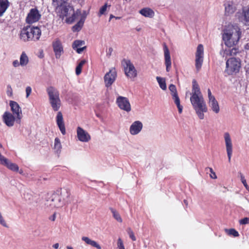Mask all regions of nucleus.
<instances>
[{
	"label": "nucleus",
	"instance_id": "obj_20",
	"mask_svg": "<svg viewBox=\"0 0 249 249\" xmlns=\"http://www.w3.org/2000/svg\"><path fill=\"white\" fill-rule=\"evenodd\" d=\"M53 47L55 53V57L59 58L63 53V49L61 41L57 39L53 43Z\"/></svg>",
	"mask_w": 249,
	"mask_h": 249
},
{
	"label": "nucleus",
	"instance_id": "obj_45",
	"mask_svg": "<svg viewBox=\"0 0 249 249\" xmlns=\"http://www.w3.org/2000/svg\"><path fill=\"white\" fill-rule=\"evenodd\" d=\"M117 246L119 249H125L123 242L121 238H119L118 240Z\"/></svg>",
	"mask_w": 249,
	"mask_h": 249
},
{
	"label": "nucleus",
	"instance_id": "obj_16",
	"mask_svg": "<svg viewBox=\"0 0 249 249\" xmlns=\"http://www.w3.org/2000/svg\"><path fill=\"white\" fill-rule=\"evenodd\" d=\"M40 16V14L36 9H31L26 18V21L29 23H34L39 19Z\"/></svg>",
	"mask_w": 249,
	"mask_h": 249
},
{
	"label": "nucleus",
	"instance_id": "obj_31",
	"mask_svg": "<svg viewBox=\"0 0 249 249\" xmlns=\"http://www.w3.org/2000/svg\"><path fill=\"white\" fill-rule=\"evenodd\" d=\"M86 16L87 14L86 12H84V15L82 17L80 20L74 26L72 27L73 31H79L81 30L82 27L83 25Z\"/></svg>",
	"mask_w": 249,
	"mask_h": 249
},
{
	"label": "nucleus",
	"instance_id": "obj_42",
	"mask_svg": "<svg viewBox=\"0 0 249 249\" xmlns=\"http://www.w3.org/2000/svg\"><path fill=\"white\" fill-rule=\"evenodd\" d=\"M228 234L231 235H233L234 237H237L239 236L238 232L233 229L229 230Z\"/></svg>",
	"mask_w": 249,
	"mask_h": 249
},
{
	"label": "nucleus",
	"instance_id": "obj_57",
	"mask_svg": "<svg viewBox=\"0 0 249 249\" xmlns=\"http://www.w3.org/2000/svg\"><path fill=\"white\" fill-rule=\"evenodd\" d=\"M184 203L186 205H188V202H187V201L186 200H184Z\"/></svg>",
	"mask_w": 249,
	"mask_h": 249
},
{
	"label": "nucleus",
	"instance_id": "obj_7",
	"mask_svg": "<svg viewBox=\"0 0 249 249\" xmlns=\"http://www.w3.org/2000/svg\"><path fill=\"white\" fill-rule=\"evenodd\" d=\"M125 75L129 78L134 79L137 76V71L130 60L124 59L122 61Z\"/></svg>",
	"mask_w": 249,
	"mask_h": 249
},
{
	"label": "nucleus",
	"instance_id": "obj_30",
	"mask_svg": "<svg viewBox=\"0 0 249 249\" xmlns=\"http://www.w3.org/2000/svg\"><path fill=\"white\" fill-rule=\"evenodd\" d=\"M82 240L88 245L95 247L97 249H101V247L99 244H98L96 241L90 239L88 237L83 236L82 237Z\"/></svg>",
	"mask_w": 249,
	"mask_h": 249
},
{
	"label": "nucleus",
	"instance_id": "obj_38",
	"mask_svg": "<svg viewBox=\"0 0 249 249\" xmlns=\"http://www.w3.org/2000/svg\"><path fill=\"white\" fill-rule=\"evenodd\" d=\"M8 161L9 160L2 155L0 153V164L5 166Z\"/></svg>",
	"mask_w": 249,
	"mask_h": 249
},
{
	"label": "nucleus",
	"instance_id": "obj_22",
	"mask_svg": "<svg viewBox=\"0 0 249 249\" xmlns=\"http://www.w3.org/2000/svg\"><path fill=\"white\" fill-rule=\"evenodd\" d=\"M56 121L57 125H58L61 133L63 135L66 134L65 126L64 122L63 115L60 111L57 112L56 117Z\"/></svg>",
	"mask_w": 249,
	"mask_h": 249
},
{
	"label": "nucleus",
	"instance_id": "obj_60",
	"mask_svg": "<svg viewBox=\"0 0 249 249\" xmlns=\"http://www.w3.org/2000/svg\"><path fill=\"white\" fill-rule=\"evenodd\" d=\"M137 30L138 31H139L140 30V28H139V29H137Z\"/></svg>",
	"mask_w": 249,
	"mask_h": 249
},
{
	"label": "nucleus",
	"instance_id": "obj_10",
	"mask_svg": "<svg viewBox=\"0 0 249 249\" xmlns=\"http://www.w3.org/2000/svg\"><path fill=\"white\" fill-rule=\"evenodd\" d=\"M224 138L225 143L226 149L228 158V160L229 162H230L233 152V145L231 139L230 134L228 132L224 133Z\"/></svg>",
	"mask_w": 249,
	"mask_h": 249
},
{
	"label": "nucleus",
	"instance_id": "obj_32",
	"mask_svg": "<svg viewBox=\"0 0 249 249\" xmlns=\"http://www.w3.org/2000/svg\"><path fill=\"white\" fill-rule=\"evenodd\" d=\"M19 62L21 67L26 66L29 62V58L24 52L20 56Z\"/></svg>",
	"mask_w": 249,
	"mask_h": 249
},
{
	"label": "nucleus",
	"instance_id": "obj_26",
	"mask_svg": "<svg viewBox=\"0 0 249 249\" xmlns=\"http://www.w3.org/2000/svg\"><path fill=\"white\" fill-rule=\"evenodd\" d=\"M208 104L209 107L215 113H218L219 112L220 108L219 104L215 98L209 100Z\"/></svg>",
	"mask_w": 249,
	"mask_h": 249
},
{
	"label": "nucleus",
	"instance_id": "obj_63",
	"mask_svg": "<svg viewBox=\"0 0 249 249\" xmlns=\"http://www.w3.org/2000/svg\"><path fill=\"white\" fill-rule=\"evenodd\" d=\"M2 147V145L0 143V147Z\"/></svg>",
	"mask_w": 249,
	"mask_h": 249
},
{
	"label": "nucleus",
	"instance_id": "obj_33",
	"mask_svg": "<svg viewBox=\"0 0 249 249\" xmlns=\"http://www.w3.org/2000/svg\"><path fill=\"white\" fill-rule=\"evenodd\" d=\"M53 149L57 154H60L62 149V145L60 139L58 138H55L54 142Z\"/></svg>",
	"mask_w": 249,
	"mask_h": 249
},
{
	"label": "nucleus",
	"instance_id": "obj_40",
	"mask_svg": "<svg viewBox=\"0 0 249 249\" xmlns=\"http://www.w3.org/2000/svg\"><path fill=\"white\" fill-rule=\"evenodd\" d=\"M206 170H209L211 172V174L210 175V178L213 179L217 178V176L216 175L215 173L213 171V169L211 167H207L205 169Z\"/></svg>",
	"mask_w": 249,
	"mask_h": 249
},
{
	"label": "nucleus",
	"instance_id": "obj_49",
	"mask_svg": "<svg viewBox=\"0 0 249 249\" xmlns=\"http://www.w3.org/2000/svg\"><path fill=\"white\" fill-rule=\"evenodd\" d=\"M13 66L15 67H18L20 66V62L18 61V60H14L12 63Z\"/></svg>",
	"mask_w": 249,
	"mask_h": 249
},
{
	"label": "nucleus",
	"instance_id": "obj_25",
	"mask_svg": "<svg viewBox=\"0 0 249 249\" xmlns=\"http://www.w3.org/2000/svg\"><path fill=\"white\" fill-rule=\"evenodd\" d=\"M139 13L144 17L152 18L155 16L154 11L149 7L142 8L139 11Z\"/></svg>",
	"mask_w": 249,
	"mask_h": 249
},
{
	"label": "nucleus",
	"instance_id": "obj_50",
	"mask_svg": "<svg viewBox=\"0 0 249 249\" xmlns=\"http://www.w3.org/2000/svg\"><path fill=\"white\" fill-rule=\"evenodd\" d=\"M208 95L209 100H210V99H213V98H215L214 97V96H213L212 94V92L211 91V90L209 89H208Z\"/></svg>",
	"mask_w": 249,
	"mask_h": 249
},
{
	"label": "nucleus",
	"instance_id": "obj_21",
	"mask_svg": "<svg viewBox=\"0 0 249 249\" xmlns=\"http://www.w3.org/2000/svg\"><path fill=\"white\" fill-rule=\"evenodd\" d=\"M163 50L166 70L169 71L171 68V60L169 51L165 44L164 45Z\"/></svg>",
	"mask_w": 249,
	"mask_h": 249
},
{
	"label": "nucleus",
	"instance_id": "obj_54",
	"mask_svg": "<svg viewBox=\"0 0 249 249\" xmlns=\"http://www.w3.org/2000/svg\"><path fill=\"white\" fill-rule=\"evenodd\" d=\"M43 56L44 55H43V51H42L41 53L40 54L39 57L42 58L43 57Z\"/></svg>",
	"mask_w": 249,
	"mask_h": 249
},
{
	"label": "nucleus",
	"instance_id": "obj_48",
	"mask_svg": "<svg viewBox=\"0 0 249 249\" xmlns=\"http://www.w3.org/2000/svg\"><path fill=\"white\" fill-rule=\"evenodd\" d=\"M32 92V89L30 87L28 86L26 88V97H28Z\"/></svg>",
	"mask_w": 249,
	"mask_h": 249
},
{
	"label": "nucleus",
	"instance_id": "obj_36",
	"mask_svg": "<svg viewBox=\"0 0 249 249\" xmlns=\"http://www.w3.org/2000/svg\"><path fill=\"white\" fill-rule=\"evenodd\" d=\"M86 63V60L83 59L81 60L80 62L78 64L75 69V73L77 75H79L81 73L82 67Z\"/></svg>",
	"mask_w": 249,
	"mask_h": 249
},
{
	"label": "nucleus",
	"instance_id": "obj_61",
	"mask_svg": "<svg viewBox=\"0 0 249 249\" xmlns=\"http://www.w3.org/2000/svg\"><path fill=\"white\" fill-rule=\"evenodd\" d=\"M126 0V1H129V2L131 1V0Z\"/></svg>",
	"mask_w": 249,
	"mask_h": 249
},
{
	"label": "nucleus",
	"instance_id": "obj_9",
	"mask_svg": "<svg viewBox=\"0 0 249 249\" xmlns=\"http://www.w3.org/2000/svg\"><path fill=\"white\" fill-rule=\"evenodd\" d=\"M10 106L14 115L16 117V123L20 124L22 117V110L19 105L15 101H11Z\"/></svg>",
	"mask_w": 249,
	"mask_h": 249
},
{
	"label": "nucleus",
	"instance_id": "obj_3",
	"mask_svg": "<svg viewBox=\"0 0 249 249\" xmlns=\"http://www.w3.org/2000/svg\"><path fill=\"white\" fill-rule=\"evenodd\" d=\"M241 32L238 26L229 25L224 31L223 39L228 47H231L238 42Z\"/></svg>",
	"mask_w": 249,
	"mask_h": 249
},
{
	"label": "nucleus",
	"instance_id": "obj_29",
	"mask_svg": "<svg viewBox=\"0 0 249 249\" xmlns=\"http://www.w3.org/2000/svg\"><path fill=\"white\" fill-rule=\"evenodd\" d=\"M8 0H0V17L2 16L9 6Z\"/></svg>",
	"mask_w": 249,
	"mask_h": 249
},
{
	"label": "nucleus",
	"instance_id": "obj_43",
	"mask_svg": "<svg viewBox=\"0 0 249 249\" xmlns=\"http://www.w3.org/2000/svg\"><path fill=\"white\" fill-rule=\"evenodd\" d=\"M0 224L4 227H8L6 222L4 219L1 213L0 212Z\"/></svg>",
	"mask_w": 249,
	"mask_h": 249
},
{
	"label": "nucleus",
	"instance_id": "obj_44",
	"mask_svg": "<svg viewBox=\"0 0 249 249\" xmlns=\"http://www.w3.org/2000/svg\"><path fill=\"white\" fill-rule=\"evenodd\" d=\"M128 234H129V236L130 238L133 240V241H136V239L135 236H134V233L131 230V229H128L127 230Z\"/></svg>",
	"mask_w": 249,
	"mask_h": 249
},
{
	"label": "nucleus",
	"instance_id": "obj_18",
	"mask_svg": "<svg viewBox=\"0 0 249 249\" xmlns=\"http://www.w3.org/2000/svg\"><path fill=\"white\" fill-rule=\"evenodd\" d=\"M143 127L142 123L140 121H135L132 123L129 128V132L132 135L138 134Z\"/></svg>",
	"mask_w": 249,
	"mask_h": 249
},
{
	"label": "nucleus",
	"instance_id": "obj_6",
	"mask_svg": "<svg viewBox=\"0 0 249 249\" xmlns=\"http://www.w3.org/2000/svg\"><path fill=\"white\" fill-rule=\"evenodd\" d=\"M240 67L241 61L239 58L231 57L227 59L225 71L229 75L236 73L239 71Z\"/></svg>",
	"mask_w": 249,
	"mask_h": 249
},
{
	"label": "nucleus",
	"instance_id": "obj_34",
	"mask_svg": "<svg viewBox=\"0 0 249 249\" xmlns=\"http://www.w3.org/2000/svg\"><path fill=\"white\" fill-rule=\"evenodd\" d=\"M5 167H6L8 169L12 171L18 172L19 171V167L18 165L16 163L12 162L9 160L8 162L7 163Z\"/></svg>",
	"mask_w": 249,
	"mask_h": 249
},
{
	"label": "nucleus",
	"instance_id": "obj_8",
	"mask_svg": "<svg viewBox=\"0 0 249 249\" xmlns=\"http://www.w3.org/2000/svg\"><path fill=\"white\" fill-rule=\"evenodd\" d=\"M204 57V48L202 44H199L196 53L195 66L197 71L200 70Z\"/></svg>",
	"mask_w": 249,
	"mask_h": 249
},
{
	"label": "nucleus",
	"instance_id": "obj_46",
	"mask_svg": "<svg viewBox=\"0 0 249 249\" xmlns=\"http://www.w3.org/2000/svg\"><path fill=\"white\" fill-rule=\"evenodd\" d=\"M6 93H7V95L9 96H11L12 95V94H13L12 89L11 86L9 85L7 86Z\"/></svg>",
	"mask_w": 249,
	"mask_h": 249
},
{
	"label": "nucleus",
	"instance_id": "obj_28",
	"mask_svg": "<svg viewBox=\"0 0 249 249\" xmlns=\"http://www.w3.org/2000/svg\"><path fill=\"white\" fill-rule=\"evenodd\" d=\"M85 44V42L84 41L77 40L73 42L72 44V48L74 50H76V52L78 53H81L86 48V47H83L82 48H79V47L82 46Z\"/></svg>",
	"mask_w": 249,
	"mask_h": 249
},
{
	"label": "nucleus",
	"instance_id": "obj_17",
	"mask_svg": "<svg viewBox=\"0 0 249 249\" xmlns=\"http://www.w3.org/2000/svg\"><path fill=\"white\" fill-rule=\"evenodd\" d=\"M2 120L7 126L12 127L16 122V117L11 113L6 111L2 115Z\"/></svg>",
	"mask_w": 249,
	"mask_h": 249
},
{
	"label": "nucleus",
	"instance_id": "obj_59",
	"mask_svg": "<svg viewBox=\"0 0 249 249\" xmlns=\"http://www.w3.org/2000/svg\"><path fill=\"white\" fill-rule=\"evenodd\" d=\"M115 18L116 19H120L121 18L120 17H115Z\"/></svg>",
	"mask_w": 249,
	"mask_h": 249
},
{
	"label": "nucleus",
	"instance_id": "obj_47",
	"mask_svg": "<svg viewBox=\"0 0 249 249\" xmlns=\"http://www.w3.org/2000/svg\"><path fill=\"white\" fill-rule=\"evenodd\" d=\"M240 224L241 225H245L249 223V218L245 217L240 220Z\"/></svg>",
	"mask_w": 249,
	"mask_h": 249
},
{
	"label": "nucleus",
	"instance_id": "obj_58",
	"mask_svg": "<svg viewBox=\"0 0 249 249\" xmlns=\"http://www.w3.org/2000/svg\"><path fill=\"white\" fill-rule=\"evenodd\" d=\"M19 174H23V171L21 170H20V171H19Z\"/></svg>",
	"mask_w": 249,
	"mask_h": 249
},
{
	"label": "nucleus",
	"instance_id": "obj_15",
	"mask_svg": "<svg viewBox=\"0 0 249 249\" xmlns=\"http://www.w3.org/2000/svg\"><path fill=\"white\" fill-rule=\"evenodd\" d=\"M78 140L83 142H87L91 140L89 134L82 127L78 126L76 129Z\"/></svg>",
	"mask_w": 249,
	"mask_h": 249
},
{
	"label": "nucleus",
	"instance_id": "obj_27",
	"mask_svg": "<svg viewBox=\"0 0 249 249\" xmlns=\"http://www.w3.org/2000/svg\"><path fill=\"white\" fill-rule=\"evenodd\" d=\"M236 8L232 1H228L225 3V10L226 15H229L234 12Z\"/></svg>",
	"mask_w": 249,
	"mask_h": 249
},
{
	"label": "nucleus",
	"instance_id": "obj_55",
	"mask_svg": "<svg viewBox=\"0 0 249 249\" xmlns=\"http://www.w3.org/2000/svg\"><path fill=\"white\" fill-rule=\"evenodd\" d=\"M55 214L54 213L53 215V216L52 220L54 221L55 220Z\"/></svg>",
	"mask_w": 249,
	"mask_h": 249
},
{
	"label": "nucleus",
	"instance_id": "obj_23",
	"mask_svg": "<svg viewBox=\"0 0 249 249\" xmlns=\"http://www.w3.org/2000/svg\"><path fill=\"white\" fill-rule=\"evenodd\" d=\"M30 31H31L30 26L23 28L20 31V38L24 41L31 40V38H30L31 32Z\"/></svg>",
	"mask_w": 249,
	"mask_h": 249
},
{
	"label": "nucleus",
	"instance_id": "obj_53",
	"mask_svg": "<svg viewBox=\"0 0 249 249\" xmlns=\"http://www.w3.org/2000/svg\"><path fill=\"white\" fill-rule=\"evenodd\" d=\"M115 18V16H114L113 15H110L109 17V21L112 18Z\"/></svg>",
	"mask_w": 249,
	"mask_h": 249
},
{
	"label": "nucleus",
	"instance_id": "obj_1",
	"mask_svg": "<svg viewBox=\"0 0 249 249\" xmlns=\"http://www.w3.org/2000/svg\"><path fill=\"white\" fill-rule=\"evenodd\" d=\"M190 101L198 118L201 120L203 119L204 118V113L207 111V107L199 87L195 80L193 81Z\"/></svg>",
	"mask_w": 249,
	"mask_h": 249
},
{
	"label": "nucleus",
	"instance_id": "obj_14",
	"mask_svg": "<svg viewBox=\"0 0 249 249\" xmlns=\"http://www.w3.org/2000/svg\"><path fill=\"white\" fill-rule=\"evenodd\" d=\"M116 103L120 109L127 112L131 110V106L127 98L119 96L116 99Z\"/></svg>",
	"mask_w": 249,
	"mask_h": 249
},
{
	"label": "nucleus",
	"instance_id": "obj_37",
	"mask_svg": "<svg viewBox=\"0 0 249 249\" xmlns=\"http://www.w3.org/2000/svg\"><path fill=\"white\" fill-rule=\"evenodd\" d=\"M111 211L113 214V216L114 218L118 222H122V219L120 215V214L113 209H110Z\"/></svg>",
	"mask_w": 249,
	"mask_h": 249
},
{
	"label": "nucleus",
	"instance_id": "obj_4",
	"mask_svg": "<svg viewBox=\"0 0 249 249\" xmlns=\"http://www.w3.org/2000/svg\"><path fill=\"white\" fill-rule=\"evenodd\" d=\"M70 195L69 191L66 189L58 190L51 196L48 202L52 207H60L64 204V201L69 197Z\"/></svg>",
	"mask_w": 249,
	"mask_h": 249
},
{
	"label": "nucleus",
	"instance_id": "obj_2",
	"mask_svg": "<svg viewBox=\"0 0 249 249\" xmlns=\"http://www.w3.org/2000/svg\"><path fill=\"white\" fill-rule=\"evenodd\" d=\"M67 0H52L53 5L55 7L56 13L62 19L66 18L65 21L71 24L74 22L80 14V11L77 10L74 12L72 6L67 4Z\"/></svg>",
	"mask_w": 249,
	"mask_h": 249
},
{
	"label": "nucleus",
	"instance_id": "obj_24",
	"mask_svg": "<svg viewBox=\"0 0 249 249\" xmlns=\"http://www.w3.org/2000/svg\"><path fill=\"white\" fill-rule=\"evenodd\" d=\"M30 38L31 40L37 41L38 40L41 36V30L37 27H31Z\"/></svg>",
	"mask_w": 249,
	"mask_h": 249
},
{
	"label": "nucleus",
	"instance_id": "obj_51",
	"mask_svg": "<svg viewBox=\"0 0 249 249\" xmlns=\"http://www.w3.org/2000/svg\"><path fill=\"white\" fill-rule=\"evenodd\" d=\"M245 69L246 70V71L249 74V63H248L246 66H245Z\"/></svg>",
	"mask_w": 249,
	"mask_h": 249
},
{
	"label": "nucleus",
	"instance_id": "obj_35",
	"mask_svg": "<svg viewBox=\"0 0 249 249\" xmlns=\"http://www.w3.org/2000/svg\"><path fill=\"white\" fill-rule=\"evenodd\" d=\"M156 79L157 80V82L159 83V85L160 88L162 90H166L167 87H166V84L165 79L163 78H161L160 77L157 76L156 77Z\"/></svg>",
	"mask_w": 249,
	"mask_h": 249
},
{
	"label": "nucleus",
	"instance_id": "obj_56",
	"mask_svg": "<svg viewBox=\"0 0 249 249\" xmlns=\"http://www.w3.org/2000/svg\"><path fill=\"white\" fill-rule=\"evenodd\" d=\"M67 249H73L70 246H67Z\"/></svg>",
	"mask_w": 249,
	"mask_h": 249
},
{
	"label": "nucleus",
	"instance_id": "obj_41",
	"mask_svg": "<svg viewBox=\"0 0 249 249\" xmlns=\"http://www.w3.org/2000/svg\"><path fill=\"white\" fill-rule=\"evenodd\" d=\"M107 4H105L104 5H103L99 10V12L98 14L99 16H101L102 15H104L105 13V12L107 11Z\"/></svg>",
	"mask_w": 249,
	"mask_h": 249
},
{
	"label": "nucleus",
	"instance_id": "obj_12",
	"mask_svg": "<svg viewBox=\"0 0 249 249\" xmlns=\"http://www.w3.org/2000/svg\"><path fill=\"white\" fill-rule=\"evenodd\" d=\"M117 77V72L115 68H112L104 76V82L106 87H110Z\"/></svg>",
	"mask_w": 249,
	"mask_h": 249
},
{
	"label": "nucleus",
	"instance_id": "obj_39",
	"mask_svg": "<svg viewBox=\"0 0 249 249\" xmlns=\"http://www.w3.org/2000/svg\"><path fill=\"white\" fill-rule=\"evenodd\" d=\"M239 175L241 178V182L243 184L244 186L247 190H249V186L247 183L246 180L245 179L244 175L241 173H239Z\"/></svg>",
	"mask_w": 249,
	"mask_h": 249
},
{
	"label": "nucleus",
	"instance_id": "obj_19",
	"mask_svg": "<svg viewBox=\"0 0 249 249\" xmlns=\"http://www.w3.org/2000/svg\"><path fill=\"white\" fill-rule=\"evenodd\" d=\"M238 52V50L235 47H228L225 50L221 51L220 54L223 57H225V59H228L229 58L234 57L233 56Z\"/></svg>",
	"mask_w": 249,
	"mask_h": 249
},
{
	"label": "nucleus",
	"instance_id": "obj_13",
	"mask_svg": "<svg viewBox=\"0 0 249 249\" xmlns=\"http://www.w3.org/2000/svg\"><path fill=\"white\" fill-rule=\"evenodd\" d=\"M169 89L171 91L173 99L177 106L178 112L179 113H181L182 112L183 107L180 104V100L178 95L176 87L173 84H171L169 87Z\"/></svg>",
	"mask_w": 249,
	"mask_h": 249
},
{
	"label": "nucleus",
	"instance_id": "obj_52",
	"mask_svg": "<svg viewBox=\"0 0 249 249\" xmlns=\"http://www.w3.org/2000/svg\"><path fill=\"white\" fill-rule=\"evenodd\" d=\"M59 245L58 243H55L54 245H53V248L57 249L59 248Z\"/></svg>",
	"mask_w": 249,
	"mask_h": 249
},
{
	"label": "nucleus",
	"instance_id": "obj_62",
	"mask_svg": "<svg viewBox=\"0 0 249 249\" xmlns=\"http://www.w3.org/2000/svg\"><path fill=\"white\" fill-rule=\"evenodd\" d=\"M109 51H111L112 50V49L111 48H109Z\"/></svg>",
	"mask_w": 249,
	"mask_h": 249
},
{
	"label": "nucleus",
	"instance_id": "obj_11",
	"mask_svg": "<svg viewBox=\"0 0 249 249\" xmlns=\"http://www.w3.org/2000/svg\"><path fill=\"white\" fill-rule=\"evenodd\" d=\"M236 15L239 21L249 26V7H243L241 12H237Z\"/></svg>",
	"mask_w": 249,
	"mask_h": 249
},
{
	"label": "nucleus",
	"instance_id": "obj_5",
	"mask_svg": "<svg viewBox=\"0 0 249 249\" xmlns=\"http://www.w3.org/2000/svg\"><path fill=\"white\" fill-rule=\"evenodd\" d=\"M48 100L53 110L57 111L61 106V101L59 91L53 86H49L46 89Z\"/></svg>",
	"mask_w": 249,
	"mask_h": 249
}]
</instances>
